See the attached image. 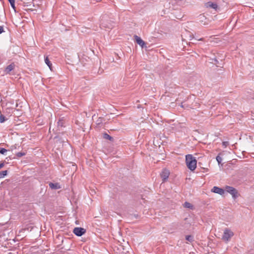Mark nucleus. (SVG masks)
Listing matches in <instances>:
<instances>
[{"instance_id": "obj_1", "label": "nucleus", "mask_w": 254, "mask_h": 254, "mask_svg": "<svg viewBox=\"0 0 254 254\" xmlns=\"http://www.w3.org/2000/svg\"><path fill=\"white\" fill-rule=\"evenodd\" d=\"M186 163L188 168L191 171H193L196 167L197 161L191 154L186 156Z\"/></svg>"}, {"instance_id": "obj_2", "label": "nucleus", "mask_w": 254, "mask_h": 254, "mask_svg": "<svg viewBox=\"0 0 254 254\" xmlns=\"http://www.w3.org/2000/svg\"><path fill=\"white\" fill-rule=\"evenodd\" d=\"M234 236L233 232L230 229L226 228L224 231L222 239L226 242H229L231 237Z\"/></svg>"}, {"instance_id": "obj_3", "label": "nucleus", "mask_w": 254, "mask_h": 254, "mask_svg": "<svg viewBox=\"0 0 254 254\" xmlns=\"http://www.w3.org/2000/svg\"><path fill=\"white\" fill-rule=\"evenodd\" d=\"M226 191L232 195L233 198H236L238 196V191L234 188L228 186H226L225 188L224 191Z\"/></svg>"}, {"instance_id": "obj_4", "label": "nucleus", "mask_w": 254, "mask_h": 254, "mask_svg": "<svg viewBox=\"0 0 254 254\" xmlns=\"http://www.w3.org/2000/svg\"><path fill=\"white\" fill-rule=\"evenodd\" d=\"M73 233L77 236H81L86 232L85 229L81 227H75L73 231Z\"/></svg>"}, {"instance_id": "obj_5", "label": "nucleus", "mask_w": 254, "mask_h": 254, "mask_svg": "<svg viewBox=\"0 0 254 254\" xmlns=\"http://www.w3.org/2000/svg\"><path fill=\"white\" fill-rule=\"evenodd\" d=\"M170 172L168 170L164 169L161 174V177L163 182H165L169 177Z\"/></svg>"}, {"instance_id": "obj_6", "label": "nucleus", "mask_w": 254, "mask_h": 254, "mask_svg": "<svg viewBox=\"0 0 254 254\" xmlns=\"http://www.w3.org/2000/svg\"><path fill=\"white\" fill-rule=\"evenodd\" d=\"M134 39H135L136 42L142 48L146 47L145 42L141 39L140 37L137 35L134 36Z\"/></svg>"}, {"instance_id": "obj_7", "label": "nucleus", "mask_w": 254, "mask_h": 254, "mask_svg": "<svg viewBox=\"0 0 254 254\" xmlns=\"http://www.w3.org/2000/svg\"><path fill=\"white\" fill-rule=\"evenodd\" d=\"M211 191L220 195H222L224 193V190L215 186L212 189Z\"/></svg>"}, {"instance_id": "obj_8", "label": "nucleus", "mask_w": 254, "mask_h": 254, "mask_svg": "<svg viewBox=\"0 0 254 254\" xmlns=\"http://www.w3.org/2000/svg\"><path fill=\"white\" fill-rule=\"evenodd\" d=\"M15 65L14 64H11L9 65H8L5 68L4 72L6 73H9L10 71H11L14 68Z\"/></svg>"}, {"instance_id": "obj_9", "label": "nucleus", "mask_w": 254, "mask_h": 254, "mask_svg": "<svg viewBox=\"0 0 254 254\" xmlns=\"http://www.w3.org/2000/svg\"><path fill=\"white\" fill-rule=\"evenodd\" d=\"M205 5H206V7H207V8H211L214 9H216V8H217V4H216L215 3L211 2H207L206 3Z\"/></svg>"}, {"instance_id": "obj_10", "label": "nucleus", "mask_w": 254, "mask_h": 254, "mask_svg": "<svg viewBox=\"0 0 254 254\" xmlns=\"http://www.w3.org/2000/svg\"><path fill=\"white\" fill-rule=\"evenodd\" d=\"M49 187L52 189H59L60 188V186L58 183H49Z\"/></svg>"}, {"instance_id": "obj_11", "label": "nucleus", "mask_w": 254, "mask_h": 254, "mask_svg": "<svg viewBox=\"0 0 254 254\" xmlns=\"http://www.w3.org/2000/svg\"><path fill=\"white\" fill-rule=\"evenodd\" d=\"M183 206L185 208H189L190 209H193V206L189 202L186 201L184 204Z\"/></svg>"}, {"instance_id": "obj_12", "label": "nucleus", "mask_w": 254, "mask_h": 254, "mask_svg": "<svg viewBox=\"0 0 254 254\" xmlns=\"http://www.w3.org/2000/svg\"><path fill=\"white\" fill-rule=\"evenodd\" d=\"M103 136L104 139H108L111 141H113L114 140V138L107 133H104L103 135Z\"/></svg>"}, {"instance_id": "obj_13", "label": "nucleus", "mask_w": 254, "mask_h": 254, "mask_svg": "<svg viewBox=\"0 0 254 254\" xmlns=\"http://www.w3.org/2000/svg\"><path fill=\"white\" fill-rule=\"evenodd\" d=\"M45 62L47 64V65L49 66V67L50 68V69H51L52 64L51 62L50 61L48 57H46L45 58Z\"/></svg>"}, {"instance_id": "obj_14", "label": "nucleus", "mask_w": 254, "mask_h": 254, "mask_svg": "<svg viewBox=\"0 0 254 254\" xmlns=\"http://www.w3.org/2000/svg\"><path fill=\"white\" fill-rule=\"evenodd\" d=\"M12 8L15 11V0H8Z\"/></svg>"}, {"instance_id": "obj_15", "label": "nucleus", "mask_w": 254, "mask_h": 254, "mask_svg": "<svg viewBox=\"0 0 254 254\" xmlns=\"http://www.w3.org/2000/svg\"><path fill=\"white\" fill-rule=\"evenodd\" d=\"M7 173V171L6 170L2 171L0 172V178H4Z\"/></svg>"}, {"instance_id": "obj_16", "label": "nucleus", "mask_w": 254, "mask_h": 254, "mask_svg": "<svg viewBox=\"0 0 254 254\" xmlns=\"http://www.w3.org/2000/svg\"><path fill=\"white\" fill-rule=\"evenodd\" d=\"M186 239L189 242H191L193 241V237L191 235H187L186 236Z\"/></svg>"}, {"instance_id": "obj_17", "label": "nucleus", "mask_w": 254, "mask_h": 254, "mask_svg": "<svg viewBox=\"0 0 254 254\" xmlns=\"http://www.w3.org/2000/svg\"><path fill=\"white\" fill-rule=\"evenodd\" d=\"M25 155V153L19 152L16 153V155L17 157L20 158Z\"/></svg>"}, {"instance_id": "obj_18", "label": "nucleus", "mask_w": 254, "mask_h": 254, "mask_svg": "<svg viewBox=\"0 0 254 254\" xmlns=\"http://www.w3.org/2000/svg\"><path fill=\"white\" fill-rule=\"evenodd\" d=\"M6 119H5V117L1 114L0 116V122L1 123H3Z\"/></svg>"}, {"instance_id": "obj_19", "label": "nucleus", "mask_w": 254, "mask_h": 254, "mask_svg": "<svg viewBox=\"0 0 254 254\" xmlns=\"http://www.w3.org/2000/svg\"><path fill=\"white\" fill-rule=\"evenodd\" d=\"M216 159L218 164H220L221 163L222 161V158L220 156H219V155H218L216 157Z\"/></svg>"}, {"instance_id": "obj_20", "label": "nucleus", "mask_w": 254, "mask_h": 254, "mask_svg": "<svg viewBox=\"0 0 254 254\" xmlns=\"http://www.w3.org/2000/svg\"><path fill=\"white\" fill-rule=\"evenodd\" d=\"M8 150H6L3 148L0 147V153L2 154H4L5 152H6Z\"/></svg>"}, {"instance_id": "obj_21", "label": "nucleus", "mask_w": 254, "mask_h": 254, "mask_svg": "<svg viewBox=\"0 0 254 254\" xmlns=\"http://www.w3.org/2000/svg\"><path fill=\"white\" fill-rule=\"evenodd\" d=\"M58 126L63 127V120H59L58 122Z\"/></svg>"}, {"instance_id": "obj_22", "label": "nucleus", "mask_w": 254, "mask_h": 254, "mask_svg": "<svg viewBox=\"0 0 254 254\" xmlns=\"http://www.w3.org/2000/svg\"><path fill=\"white\" fill-rule=\"evenodd\" d=\"M16 148H17L16 144L11 145L10 147V149L8 150V151H9V150L13 151V150L16 149Z\"/></svg>"}, {"instance_id": "obj_23", "label": "nucleus", "mask_w": 254, "mask_h": 254, "mask_svg": "<svg viewBox=\"0 0 254 254\" xmlns=\"http://www.w3.org/2000/svg\"><path fill=\"white\" fill-rule=\"evenodd\" d=\"M229 144V142L228 141H223L222 142L223 146L226 148Z\"/></svg>"}, {"instance_id": "obj_24", "label": "nucleus", "mask_w": 254, "mask_h": 254, "mask_svg": "<svg viewBox=\"0 0 254 254\" xmlns=\"http://www.w3.org/2000/svg\"><path fill=\"white\" fill-rule=\"evenodd\" d=\"M102 122V118H99L98 120L97 121V124L99 125Z\"/></svg>"}, {"instance_id": "obj_25", "label": "nucleus", "mask_w": 254, "mask_h": 254, "mask_svg": "<svg viewBox=\"0 0 254 254\" xmlns=\"http://www.w3.org/2000/svg\"><path fill=\"white\" fill-rule=\"evenodd\" d=\"M4 32L3 27L2 26H0V34H1Z\"/></svg>"}, {"instance_id": "obj_26", "label": "nucleus", "mask_w": 254, "mask_h": 254, "mask_svg": "<svg viewBox=\"0 0 254 254\" xmlns=\"http://www.w3.org/2000/svg\"><path fill=\"white\" fill-rule=\"evenodd\" d=\"M4 166V163H0V169Z\"/></svg>"}, {"instance_id": "obj_27", "label": "nucleus", "mask_w": 254, "mask_h": 254, "mask_svg": "<svg viewBox=\"0 0 254 254\" xmlns=\"http://www.w3.org/2000/svg\"><path fill=\"white\" fill-rule=\"evenodd\" d=\"M181 107H182V108H185V105H183V103H182V104H181Z\"/></svg>"}, {"instance_id": "obj_28", "label": "nucleus", "mask_w": 254, "mask_h": 254, "mask_svg": "<svg viewBox=\"0 0 254 254\" xmlns=\"http://www.w3.org/2000/svg\"><path fill=\"white\" fill-rule=\"evenodd\" d=\"M198 40H199V41H203V38H200V39H198Z\"/></svg>"}, {"instance_id": "obj_29", "label": "nucleus", "mask_w": 254, "mask_h": 254, "mask_svg": "<svg viewBox=\"0 0 254 254\" xmlns=\"http://www.w3.org/2000/svg\"><path fill=\"white\" fill-rule=\"evenodd\" d=\"M60 143H61L62 142H65L64 141H61L60 140H59Z\"/></svg>"}]
</instances>
